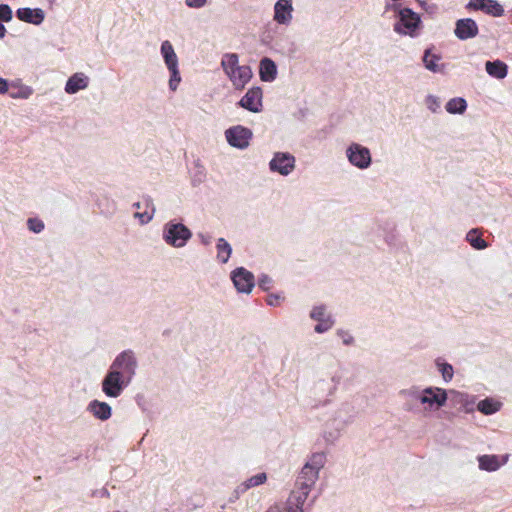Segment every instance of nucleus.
<instances>
[{
  "label": "nucleus",
  "instance_id": "f257e3e1",
  "mask_svg": "<svg viewBox=\"0 0 512 512\" xmlns=\"http://www.w3.org/2000/svg\"><path fill=\"white\" fill-rule=\"evenodd\" d=\"M138 361L131 349L120 352L101 381L102 392L110 398L119 397L136 374Z\"/></svg>",
  "mask_w": 512,
  "mask_h": 512
},
{
  "label": "nucleus",
  "instance_id": "f03ea898",
  "mask_svg": "<svg viewBox=\"0 0 512 512\" xmlns=\"http://www.w3.org/2000/svg\"><path fill=\"white\" fill-rule=\"evenodd\" d=\"M319 478V472L308 464H304L295 480V487L287 498L288 507L294 508L297 512H310L317 496H314L307 504L311 488Z\"/></svg>",
  "mask_w": 512,
  "mask_h": 512
},
{
  "label": "nucleus",
  "instance_id": "7ed1b4c3",
  "mask_svg": "<svg viewBox=\"0 0 512 512\" xmlns=\"http://www.w3.org/2000/svg\"><path fill=\"white\" fill-rule=\"evenodd\" d=\"M192 236L191 229L176 218L169 220L163 226L162 238L171 247H184Z\"/></svg>",
  "mask_w": 512,
  "mask_h": 512
},
{
  "label": "nucleus",
  "instance_id": "20e7f679",
  "mask_svg": "<svg viewBox=\"0 0 512 512\" xmlns=\"http://www.w3.org/2000/svg\"><path fill=\"white\" fill-rule=\"evenodd\" d=\"M421 404L426 405L425 410L437 411L448 404V391L445 388L427 386L424 388Z\"/></svg>",
  "mask_w": 512,
  "mask_h": 512
},
{
  "label": "nucleus",
  "instance_id": "39448f33",
  "mask_svg": "<svg viewBox=\"0 0 512 512\" xmlns=\"http://www.w3.org/2000/svg\"><path fill=\"white\" fill-rule=\"evenodd\" d=\"M225 138L231 147L244 150L250 145L253 131L246 126L238 124L225 130Z\"/></svg>",
  "mask_w": 512,
  "mask_h": 512
},
{
  "label": "nucleus",
  "instance_id": "423d86ee",
  "mask_svg": "<svg viewBox=\"0 0 512 512\" xmlns=\"http://www.w3.org/2000/svg\"><path fill=\"white\" fill-rule=\"evenodd\" d=\"M230 279L237 293L241 294H250L256 285L254 274L243 266L234 268L230 272Z\"/></svg>",
  "mask_w": 512,
  "mask_h": 512
},
{
  "label": "nucleus",
  "instance_id": "0eeeda50",
  "mask_svg": "<svg viewBox=\"0 0 512 512\" xmlns=\"http://www.w3.org/2000/svg\"><path fill=\"white\" fill-rule=\"evenodd\" d=\"M346 156L352 166L361 170L369 168L372 164L370 149L356 142L348 145L346 148Z\"/></svg>",
  "mask_w": 512,
  "mask_h": 512
},
{
  "label": "nucleus",
  "instance_id": "6e6552de",
  "mask_svg": "<svg viewBox=\"0 0 512 512\" xmlns=\"http://www.w3.org/2000/svg\"><path fill=\"white\" fill-rule=\"evenodd\" d=\"M295 165V156L287 151L275 152L268 164L269 170L272 173H278L281 176L290 175L295 169Z\"/></svg>",
  "mask_w": 512,
  "mask_h": 512
},
{
  "label": "nucleus",
  "instance_id": "1a4fd4ad",
  "mask_svg": "<svg viewBox=\"0 0 512 512\" xmlns=\"http://www.w3.org/2000/svg\"><path fill=\"white\" fill-rule=\"evenodd\" d=\"M236 107L252 113H260L263 110V89L260 86H252L236 102Z\"/></svg>",
  "mask_w": 512,
  "mask_h": 512
},
{
  "label": "nucleus",
  "instance_id": "9d476101",
  "mask_svg": "<svg viewBox=\"0 0 512 512\" xmlns=\"http://www.w3.org/2000/svg\"><path fill=\"white\" fill-rule=\"evenodd\" d=\"M448 404L451 408H456L464 413H472L475 410L477 397L466 392L455 389H447Z\"/></svg>",
  "mask_w": 512,
  "mask_h": 512
},
{
  "label": "nucleus",
  "instance_id": "9b49d317",
  "mask_svg": "<svg viewBox=\"0 0 512 512\" xmlns=\"http://www.w3.org/2000/svg\"><path fill=\"white\" fill-rule=\"evenodd\" d=\"M508 457V454H483L477 456V462L480 470L494 472L506 464Z\"/></svg>",
  "mask_w": 512,
  "mask_h": 512
},
{
  "label": "nucleus",
  "instance_id": "f8f14e48",
  "mask_svg": "<svg viewBox=\"0 0 512 512\" xmlns=\"http://www.w3.org/2000/svg\"><path fill=\"white\" fill-rule=\"evenodd\" d=\"M252 78L253 71L249 65H240L237 70L231 71V73L228 74V79L237 91L244 90Z\"/></svg>",
  "mask_w": 512,
  "mask_h": 512
},
{
  "label": "nucleus",
  "instance_id": "ddd939ff",
  "mask_svg": "<svg viewBox=\"0 0 512 512\" xmlns=\"http://www.w3.org/2000/svg\"><path fill=\"white\" fill-rule=\"evenodd\" d=\"M442 56L440 53L436 52V48L434 45H429L425 48L422 55V62L424 67L430 72L437 73L441 72L444 65L440 64Z\"/></svg>",
  "mask_w": 512,
  "mask_h": 512
},
{
  "label": "nucleus",
  "instance_id": "4468645a",
  "mask_svg": "<svg viewBox=\"0 0 512 512\" xmlns=\"http://www.w3.org/2000/svg\"><path fill=\"white\" fill-rule=\"evenodd\" d=\"M278 75L276 62L270 57H263L259 63V78L263 82L271 83Z\"/></svg>",
  "mask_w": 512,
  "mask_h": 512
},
{
  "label": "nucleus",
  "instance_id": "2eb2a0df",
  "mask_svg": "<svg viewBox=\"0 0 512 512\" xmlns=\"http://www.w3.org/2000/svg\"><path fill=\"white\" fill-rule=\"evenodd\" d=\"M88 85L89 77L82 72H76L67 79L64 90L67 94L73 95L86 89Z\"/></svg>",
  "mask_w": 512,
  "mask_h": 512
},
{
  "label": "nucleus",
  "instance_id": "dca6fc26",
  "mask_svg": "<svg viewBox=\"0 0 512 512\" xmlns=\"http://www.w3.org/2000/svg\"><path fill=\"white\" fill-rule=\"evenodd\" d=\"M292 0H278L274 6V20L280 24H287L292 19Z\"/></svg>",
  "mask_w": 512,
  "mask_h": 512
},
{
  "label": "nucleus",
  "instance_id": "f3484780",
  "mask_svg": "<svg viewBox=\"0 0 512 512\" xmlns=\"http://www.w3.org/2000/svg\"><path fill=\"white\" fill-rule=\"evenodd\" d=\"M87 411L100 421H106L112 416V407L107 402L97 399L89 402Z\"/></svg>",
  "mask_w": 512,
  "mask_h": 512
},
{
  "label": "nucleus",
  "instance_id": "a211bd4d",
  "mask_svg": "<svg viewBox=\"0 0 512 512\" xmlns=\"http://www.w3.org/2000/svg\"><path fill=\"white\" fill-rule=\"evenodd\" d=\"M468 7L492 16H501L504 12L502 6L495 0H470Z\"/></svg>",
  "mask_w": 512,
  "mask_h": 512
},
{
  "label": "nucleus",
  "instance_id": "6ab92c4d",
  "mask_svg": "<svg viewBox=\"0 0 512 512\" xmlns=\"http://www.w3.org/2000/svg\"><path fill=\"white\" fill-rule=\"evenodd\" d=\"M485 70L490 77L501 80L508 74V65L499 59L488 60L485 62Z\"/></svg>",
  "mask_w": 512,
  "mask_h": 512
},
{
  "label": "nucleus",
  "instance_id": "aec40b11",
  "mask_svg": "<svg viewBox=\"0 0 512 512\" xmlns=\"http://www.w3.org/2000/svg\"><path fill=\"white\" fill-rule=\"evenodd\" d=\"M16 14L19 20L36 25L44 20V12L40 8H20Z\"/></svg>",
  "mask_w": 512,
  "mask_h": 512
},
{
  "label": "nucleus",
  "instance_id": "412c9836",
  "mask_svg": "<svg viewBox=\"0 0 512 512\" xmlns=\"http://www.w3.org/2000/svg\"><path fill=\"white\" fill-rule=\"evenodd\" d=\"M160 53L167 68L178 67V57L170 41L165 40L161 43Z\"/></svg>",
  "mask_w": 512,
  "mask_h": 512
},
{
  "label": "nucleus",
  "instance_id": "4be33fe9",
  "mask_svg": "<svg viewBox=\"0 0 512 512\" xmlns=\"http://www.w3.org/2000/svg\"><path fill=\"white\" fill-rule=\"evenodd\" d=\"M476 409L484 415H493L500 411L502 402L492 397H486L479 400L476 404Z\"/></svg>",
  "mask_w": 512,
  "mask_h": 512
},
{
  "label": "nucleus",
  "instance_id": "5701e85b",
  "mask_svg": "<svg viewBox=\"0 0 512 512\" xmlns=\"http://www.w3.org/2000/svg\"><path fill=\"white\" fill-rule=\"evenodd\" d=\"M399 22L407 29H416L420 24V17L409 8H404L399 12Z\"/></svg>",
  "mask_w": 512,
  "mask_h": 512
},
{
  "label": "nucleus",
  "instance_id": "b1692460",
  "mask_svg": "<svg viewBox=\"0 0 512 512\" xmlns=\"http://www.w3.org/2000/svg\"><path fill=\"white\" fill-rule=\"evenodd\" d=\"M217 260L221 264H226L233 252L231 244L223 237L217 239L216 242Z\"/></svg>",
  "mask_w": 512,
  "mask_h": 512
},
{
  "label": "nucleus",
  "instance_id": "393cba45",
  "mask_svg": "<svg viewBox=\"0 0 512 512\" xmlns=\"http://www.w3.org/2000/svg\"><path fill=\"white\" fill-rule=\"evenodd\" d=\"M434 364L445 383H448L453 379L454 367L445 358L437 357Z\"/></svg>",
  "mask_w": 512,
  "mask_h": 512
},
{
  "label": "nucleus",
  "instance_id": "a878e982",
  "mask_svg": "<svg viewBox=\"0 0 512 512\" xmlns=\"http://www.w3.org/2000/svg\"><path fill=\"white\" fill-rule=\"evenodd\" d=\"M467 101L463 97H454L445 104V110L449 114L462 115L467 109Z\"/></svg>",
  "mask_w": 512,
  "mask_h": 512
},
{
  "label": "nucleus",
  "instance_id": "bb28decb",
  "mask_svg": "<svg viewBox=\"0 0 512 512\" xmlns=\"http://www.w3.org/2000/svg\"><path fill=\"white\" fill-rule=\"evenodd\" d=\"M465 240L475 250H484L488 246L477 228L470 229L466 234Z\"/></svg>",
  "mask_w": 512,
  "mask_h": 512
},
{
  "label": "nucleus",
  "instance_id": "cd10ccee",
  "mask_svg": "<svg viewBox=\"0 0 512 512\" xmlns=\"http://www.w3.org/2000/svg\"><path fill=\"white\" fill-rule=\"evenodd\" d=\"M239 55L237 53H225L222 56L221 59V67L223 69V72L228 77V74L231 73V71L237 70L239 67Z\"/></svg>",
  "mask_w": 512,
  "mask_h": 512
},
{
  "label": "nucleus",
  "instance_id": "c85d7f7f",
  "mask_svg": "<svg viewBox=\"0 0 512 512\" xmlns=\"http://www.w3.org/2000/svg\"><path fill=\"white\" fill-rule=\"evenodd\" d=\"M478 27L474 20L470 18L460 19L457 21L454 32H477Z\"/></svg>",
  "mask_w": 512,
  "mask_h": 512
},
{
  "label": "nucleus",
  "instance_id": "c756f323",
  "mask_svg": "<svg viewBox=\"0 0 512 512\" xmlns=\"http://www.w3.org/2000/svg\"><path fill=\"white\" fill-rule=\"evenodd\" d=\"M325 462L326 454L324 452H316L311 455L310 459L306 462V464L314 468V470L320 472L321 468L324 467Z\"/></svg>",
  "mask_w": 512,
  "mask_h": 512
},
{
  "label": "nucleus",
  "instance_id": "7c9ffc66",
  "mask_svg": "<svg viewBox=\"0 0 512 512\" xmlns=\"http://www.w3.org/2000/svg\"><path fill=\"white\" fill-rule=\"evenodd\" d=\"M267 480V474L265 472H259L251 477H249L244 483H243V486H244V489L243 490H246V489H249V488H252V487H257V486H260L262 484H264Z\"/></svg>",
  "mask_w": 512,
  "mask_h": 512
},
{
  "label": "nucleus",
  "instance_id": "2f4dec72",
  "mask_svg": "<svg viewBox=\"0 0 512 512\" xmlns=\"http://www.w3.org/2000/svg\"><path fill=\"white\" fill-rule=\"evenodd\" d=\"M195 168L196 170L191 176V185L193 187L199 186L205 180L206 177L205 168L202 165H200L199 159L195 161Z\"/></svg>",
  "mask_w": 512,
  "mask_h": 512
},
{
  "label": "nucleus",
  "instance_id": "473e14b6",
  "mask_svg": "<svg viewBox=\"0 0 512 512\" xmlns=\"http://www.w3.org/2000/svg\"><path fill=\"white\" fill-rule=\"evenodd\" d=\"M168 71H169V74H170V77H169V81H168V85H169V89L170 91L174 92L177 90L180 82H181V75H180V71H179V66L178 67H172V68H167Z\"/></svg>",
  "mask_w": 512,
  "mask_h": 512
},
{
  "label": "nucleus",
  "instance_id": "72a5a7b5",
  "mask_svg": "<svg viewBox=\"0 0 512 512\" xmlns=\"http://www.w3.org/2000/svg\"><path fill=\"white\" fill-rule=\"evenodd\" d=\"M335 323V320L331 315L323 318V320L317 321V324L314 326V331L318 334H323L329 331Z\"/></svg>",
  "mask_w": 512,
  "mask_h": 512
},
{
  "label": "nucleus",
  "instance_id": "f704fd0d",
  "mask_svg": "<svg viewBox=\"0 0 512 512\" xmlns=\"http://www.w3.org/2000/svg\"><path fill=\"white\" fill-rule=\"evenodd\" d=\"M26 224H27L28 230L35 234L41 233L45 228V224H44L43 220L40 219L39 217L28 218Z\"/></svg>",
  "mask_w": 512,
  "mask_h": 512
},
{
  "label": "nucleus",
  "instance_id": "c9c22d12",
  "mask_svg": "<svg viewBox=\"0 0 512 512\" xmlns=\"http://www.w3.org/2000/svg\"><path fill=\"white\" fill-rule=\"evenodd\" d=\"M32 94V87L20 84L16 92H10V97L13 99H28Z\"/></svg>",
  "mask_w": 512,
  "mask_h": 512
},
{
  "label": "nucleus",
  "instance_id": "e433bc0d",
  "mask_svg": "<svg viewBox=\"0 0 512 512\" xmlns=\"http://www.w3.org/2000/svg\"><path fill=\"white\" fill-rule=\"evenodd\" d=\"M273 279L266 273H262L258 276L257 285L258 288L264 292H268L273 286Z\"/></svg>",
  "mask_w": 512,
  "mask_h": 512
},
{
  "label": "nucleus",
  "instance_id": "4c0bfd02",
  "mask_svg": "<svg viewBox=\"0 0 512 512\" xmlns=\"http://www.w3.org/2000/svg\"><path fill=\"white\" fill-rule=\"evenodd\" d=\"M424 389H420L418 386H412L409 389H403L400 394L403 396L410 397L421 403V397H423Z\"/></svg>",
  "mask_w": 512,
  "mask_h": 512
},
{
  "label": "nucleus",
  "instance_id": "58836bf2",
  "mask_svg": "<svg viewBox=\"0 0 512 512\" xmlns=\"http://www.w3.org/2000/svg\"><path fill=\"white\" fill-rule=\"evenodd\" d=\"M425 104L427 106V108L433 112V113H436L439 111L440 107H441V103H440V100L438 97L432 95V94H428L425 98Z\"/></svg>",
  "mask_w": 512,
  "mask_h": 512
},
{
  "label": "nucleus",
  "instance_id": "ea45409f",
  "mask_svg": "<svg viewBox=\"0 0 512 512\" xmlns=\"http://www.w3.org/2000/svg\"><path fill=\"white\" fill-rule=\"evenodd\" d=\"M384 240L391 248L399 249L401 246L400 238L394 231L386 233Z\"/></svg>",
  "mask_w": 512,
  "mask_h": 512
},
{
  "label": "nucleus",
  "instance_id": "a19ab883",
  "mask_svg": "<svg viewBox=\"0 0 512 512\" xmlns=\"http://www.w3.org/2000/svg\"><path fill=\"white\" fill-rule=\"evenodd\" d=\"M284 299L285 296L283 292L269 293L266 297V303L271 307H276L279 306Z\"/></svg>",
  "mask_w": 512,
  "mask_h": 512
},
{
  "label": "nucleus",
  "instance_id": "79ce46f5",
  "mask_svg": "<svg viewBox=\"0 0 512 512\" xmlns=\"http://www.w3.org/2000/svg\"><path fill=\"white\" fill-rule=\"evenodd\" d=\"M326 306L324 304L314 306L310 311V318L314 321L323 320V318L327 317L325 315Z\"/></svg>",
  "mask_w": 512,
  "mask_h": 512
},
{
  "label": "nucleus",
  "instance_id": "37998d69",
  "mask_svg": "<svg viewBox=\"0 0 512 512\" xmlns=\"http://www.w3.org/2000/svg\"><path fill=\"white\" fill-rule=\"evenodd\" d=\"M337 335L342 339V342L345 346H351L354 344V337L349 332L343 329H339L337 331Z\"/></svg>",
  "mask_w": 512,
  "mask_h": 512
},
{
  "label": "nucleus",
  "instance_id": "c03bdc74",
  "mask_svg": "<svg viewBox=\"0 0 512 512\" xmlns=\"http://www.w3.org/2000/svg\"><path fill=\"white\" fill-rule=\"evenodd\" d=\"M266 512H297L293 507H288V502L276 504L270 507Z\"/></svg>",
  "mask_w": 512,
  "mask_h": 512
},
{
  "label": "nucleus",
  "instance_id": "a18cd8bd",
  "mask_svg": "<svg viewBox=\"0 0 512 512\" xmlns=\"http://www.w3.org/2000/svg\"><path fill=\"white\" fill-rule=\"evenodd\" d=\"M154 213L150 211H144V212H136L134 214L135 218L139 219L140 224L144 225L149 223L153 219Z\"/></svg>",
  "mask_w": 512,
  "mask_h": 512
},
{
  "label": "nucleus",
  "instance_id": "49530a36",
  "mask_svg": "<svg viewBox=\"0 0 512 512\" xmlns=\"http://www.w3.org/2000/svg\"><path fill=\"white\" fill-rule=\"evenodd\" d=\"M12 18V10L11 8L6 4L0 5V20L2 21H9Z\"/></svg>",
  "mask_w": 512,
  "mask_h": 512
},
{
  "label": "nucleus",
  "instance_id": "de8ad7c7",
  "mask_svg": "<svg viewBox=\"0 0 512 512\" xmlns=\"http://www.w3.org/2000/svg\"><path fill=\"white\" fill-rule=\"evenodd\" d=\"M197 236L200 239L201 244L204 246H208L212 242V235L209 233L199 232Z\"/></svg>",
  "mask_w": 512,
  "mask_h": 512
},
{
  "label": "nucleus",
  "instance_id": "09e8293b",
  "mask_svg": "<svg viewBox=\"0 0 512 512\" xmlns=\"http://www.w3.org/2000/svg\"><path fill=\"white\" fill-rule=\"evenodd\" d=\"M144 204H145V207H146V211H150V212L155 214L156 207H155V205L153 203V199L150 196H145L144 197Z\"/></svg>",
  "mask_w": 512,
  "mask_h": 512
},
{
  "label": "nucleus",
  "instance_id": "8fccbe9b",
  "mask_svg": "<svg viewBox=\"0 0 512 512\" xmlns=\"http://www.w3.org/2000/svg\"><path fill=\"white\" fill-rule=\"evenodd\" d=\"M188 7L201 8L206 4V0H185Z\"/></svg>",
  "mask_w": 512,
  "mask_h": 512
},
{
  "label": "nucleus",
  "instance_id": "3c124183",
  "mask_svg": "<svg viewBox=\"0 0 512 512\" xmlns=\"http://www.w3.org/2000/svg\"><path fill=\"white\" fill-rule=\"evenodd\" d=\"M10 87V81L3 77H0V95L8 92Z\"/></svg>",
  "mask_w": 512,
  "mask_h": 512
},
{
  "label": "nucleus",
  "instance_id": "603ef678",
  "mask_svg": "<svg viewBox=\"0 0 512 512\" xmlns=\"http://www.w3.org/2000/svg\"><path fill=\"white\" fill-rule=\"evenodd\" d=\"M93 495L94 496H98V497H101V498H109L110 497V493L108 491V489H106L105 487L99 489V490H95L93 492Z\"/></svg>",
  "mask_w": 512,
  "mask_h": 512
},
{
  "label": "nucleus",
  "instance_id": "864d4df0",
  "mask_svg": "<svg viewBox=\"0 0 512 512\" xmlns=\"http://www.w3.org/2000/svg\"><path fill=\"white\" fill-rule=\"evenodd\" d=\"M455 35L457 36L458 39L465 41V40H468L470 38L477 36L478 34H455Z\"/></svg>",
  "mask_w": 512,
  "mask_h": 512
},
{
  "label": "nucleus",
  "instance_id": "5fc2aeb1",
  "mask_svg": "<svg viewBox=\"0 0 512 512\" xmlns=\"http://www.w3.org/2000/svg\"><path fill=\"white\" fill-rule=\"evenodd\" d=\"M20 84H22L20 79H17L15 81H10V87H14V88H18L19 89V85Z\"/></svg>",
  "mask_w": 512,
  "mask_h": 512
},
{
  "label": "nucleus",
  "instance_id": "6e6d98bb",
  "mask_svg": "<svg viewBox=\"0 0 512 512\" xmlns=\"http://www.w3.org/2000/svg\"><path fill=\"white\" fill-rule=\"evenodd\" d=\"M171 329H165L162 333L163 336L168 337L171 334Z\"/></svg>",
  "mask_w": 512,
  "mask_h": 512
},
{
  "label": "nucleus",
  "instance_id": "4d7b16f0",
  "mask_svg": "<svg viewBox=\"0 0 512 512\" xmlns=\"http://www.w3.org/2000/svg\"><path fill=\"white\" fill-rule=\"evenodd\" d=\"M132 207L135 208V209H140L141 208V202H135L132 204Z\"/></svg>",
  "mask_w": 512,
  "mask_h": 512
},
{
  "label": "nucleus",
  "instance_id": "13d9d810",
  "mask_svg": "<svg viewBox=\"0 0 512 512\" xmlns=\"http://www.w3.org/2000/svg\"><path fill=\"white\" fill-rule=\"evenodd\" d=\"M339 380H340V378H339V377H336V376H333V377H332V381L335 383V385H336L337 383H339Z\"/></svg>",
  "mask_w": 512,
  "mask_h": 512
},
{
  "label": "nucleus",
  "instance_id": "bf43d9fd",
  "mask_svg": "<svg viewBox=\"0 0 512 512\" xmlns=\"http://www.w3.org/2000/svg\"><path fill=\"white\" fill-rule=\"evenodd\" d=\"M265 35H266V37H265V38H263V40H266V39L272 40V39H273V38L271 37V34H270V33H267V34H265Z\"/></svg>",
  "mask_w": 512,
  "mask_h": 512
},
{
  "label": "nucleus",
  "instance_id": "052dcab7",
  "mask_svg": "<svg viewBox=\"0 0 512 512\" xmlns=\"http://www.w3.org/2000/svg\"><path fill=\"white\" fill-rule=\"evenodd\" d=\"M0 32H6L4 25L0 22Z\"/></svg>",
  "mask_w": 512,
  "mask_h": 512
},
{
  "label": "nucleus",
  "instance_id": "680f3d73",
  "mask_svg": "<svg viewBox=\"0 0 512 512\" xmlns=\"http://www.w3.org/2000/svg\"><path fill=\"white\" fill-rule=\"evenodd\" d=\"M411 38H416L417 36H419L420 34H416V33H413V34H408Z\"/></svg>",
  "mask_w": 512,
  "mask_h": 512
},
{
  "label": "nucleus",
  "instance_id": "e2e57ef3",
  "mask_svg": "<svg viewBox=\"0 0 512 512\" xmlns=\"http://www.w3.org/2000/svg\"><path fill=\"white\" fill-rule=\"evenodd\" d=\"M304 115L305 114H304L303 110H300L299 116H304Z\"/></svg>",
  "mask_w": 512,
  "mask_h": 512
},
{
  "label": "nucleus",
  "instance_id": "0e129e2a",
  "mask_svg": "<svg viewBox=\"0 0 512 512\" xmlns=\"http://www.w3.org/2000/svg\"><path fill=\"white\" fill-rule=\"evenodd\" d=\"M304 115L305 114H304L303 110H300L299 116H304Z\"/></svg>",
  "mask_w": 512,
  "mask_h": 512
},
{
  "label": "nucleus",
  "instance_id": "69168bd1",
  "mask_svg": "<svg viewBox=\"0 0 512 512\" xmlns=\"http://www.w3.org/2000/svg\"><path fill=\"white\" fill-rule=\"evenodd\" d=\"M6 36V34H0V39H3Z\"/></svg>",
  "mask_w": 512,
  "mask_h": 512
},
{
  "label": "nucleus",
  "instance_id": "338daca9",
  "mask_svg": "<svg viewBox=\"0 0 512 512\" xmlns=\"http://www.w3.org/2000/svg\"><path fill=\"white\" fill-rule=\"evenodd\" d=\"M113 512H120L119 510L113 511Z\"/></svg>",
  "mask_w": 512,
  "mask_h": 512
}]
</instances>
